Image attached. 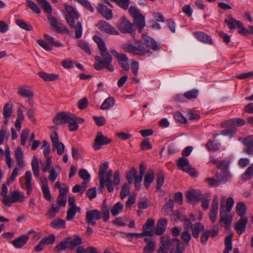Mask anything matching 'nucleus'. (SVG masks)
Masks as SVG:
<instances>
[{"instance_id": "f257e3e1", "label": "nucleus", "mask_w": 253, "mask_h": 253, "mask_svg": "<svg viewBox=\"0 0 253 253\" xmlns=\"http://www.w3.org/2000/svg\"><path fill=\"white\" fill-rule=\"evenodd\" d=\"M143 40L146 42V45L142 41H137L135 43V46L130 44H125L123 45V48L128 52L139 56L144 55L146 53L149 52L147 46L150 47L153 50H161L162 48L161 45L158 44L152 38L146 36L143 37Z\"/></svg>"}, {"instance_id": "f03ea898", "label": "nucleus", "mask_w": 253, "mask_h": 253, "mask_svg": "<svg viewBox=\"0 0 253 253\" xmlns=\"http://www.w3.org/2000/svg\"><path fill=\"white\" fill-rule=\"evenodd\" d=\"M106 200L103 201L101 211L91 210L86 211L85 213V221L88 224L94 225L96 220H100L101 218L104 222H107L110 218L109 208L106 204Z\"/></svg>"}, {"instance_id": "7ed1b4c3", "label": "nucleus", "mask_w": 253, "mask_h": 253, "mask_svg": "<svg viewBox=\"0 0 253 253\" xmlns=\"http://www.w3.org/2000/svg\"><path fill=\"white\" fill-rule=\"evenodd\" d=\"M234 204V201L232 197H228L224 203V200H221L220 202V222L224 223L225 229L228 230L230 226L232 220V217L229 216L228 213L230 212Z\"/></svg>"}, {"instance_id": "20e7f679", "label": "nucleus", "mask_w": 253, "mask_h": 253, "mask_svg": "<svg viewBox=\"0 0 253 253\" xmlns=\"http://www.w3.org/2000/svg\"><path fill=\"white\" fill-rule=\"evenodd\" d=\"M36 0L37 3L41 6L44 12L48 14L47 17L50 26L59 33L65 31V26L62 23L58 22L55 17L51 15L52 11V8L49 2L46 0Z\"/></svg>"}, {"instance_id": "39448f33", "label": "nucleus", "mask_w": 253, "mask_h": 253, "mask_svg": "<svg viewBox=\"0 0 253 253\" xmlns=\"http://www.w3.org/2000/svg\"><path fill=\"white\" fill-rule=\"evenodd\" d=\"M74 114L68 112H61L57 113L53 119V123L57 125H62L68 124V128L70 131H76L79 127L76 120H74Z\"/></svg>"}, {"instance_id": "423d86ee", "label": "nucleus", "mask_w": 253, "mask_h": 253, "mask_svg": "<svg viewBox=\"0 0 253 253\" xmlns=\"http://www.w3.org/2000/svg\"><path fill=\"white\" fill-rule=\"evenodd\" d=\"M161 244L168 250H170L169 253H183L185 251L183 244L177 238H171L168 235H163L161 237Z\"/></svg>"}, {"instance_id": "0eeeda50", "label": "nucleus", "mask_w": 253, "mask_h": 253, "mask_svg": "<svg viewBox=\"0 0 253 253\" xmlns=\"http://www.w3.org/2000/svg\"><path fill=\"white\" fill-rule=\"evenodd\" d=\"M117 28L123 34H130L132 37L135 36L136 30L133 24L126 17L121 18L117 23Z\"/></svg>"}, {"instance_id": "6e6552de", "label": "nucleus", "mask_w": 253, "mask_h": 253, "mask_svg": "<svg viewBox=\"0 0 253 253\" xmlns=\"http://www.w3.org/2000/svg\"><path fill=\"white\" fill-rule=\"evenodd\" d=\"M112 173L113 172L111 170H108L106 173V178H105V180L107 181V184H106V186L109 193L112 192L114 190L113 184L114 186H117L119 184L121 181L120 172L118 170H117L114 173L113 180L112 181L111 180L112 177Z\"/></svg>"}, {"instance_id": "1a4fd4ad", "label": "nucleus", "mask_w": 253, "mask_h": 253, "mask_svg": "<svg viewBox=\"0 0 253 253\" xmlns=\"http://www.w3.org/2000/svg\"><path fill=\"white\" fill-rule=\"evenodd\" d=\"M64 8L67 12L65 19L71 28L75 27V20L79 18L77 11L73 6L66 3L64 4Z\"/></svg>"}, {"instance_id": "9d476101", "label": "nucleus", "mask_w": 253, "mask_h": 253, "mask_svg": "<svg viewBox=\"0 0 253 253\" xmlns=\"http://www.w3.org/2000/svg\"><path fill=\"white\" fill-rule=\"evenodd\" d=\"M131 16L133 18V23L136 26L146 25L145 18L138 9L134 6H130L128 10Z\"/></svg>"}, {"instance_id": "9b49d317", "label": "nucleus", "mask_w": 253, "mask_h": 253, "mask_svg": "<svg viewBox=\"0 0 253 253\" xmlns=\"http://www.w3.org/2000/svg\"><path fill=\"white\" fill-rule=\"evenodd\" d=\"M112 141L111 138L105 136L101 131H98L94 139L93 148L94 150H98L101 149L102 145L109 144Z\"/></svg>"}, {"instance_id": "f8f14e48", "label": "nucleus", "mask_w": 253, "mask_h": 253, "mask_svg": "<svg viewBox=\"0 0 253 253\" xmlns=\"http://www.w3.org/2000/svg\"><path fill=\"white\" fill-rule=\"evenodd\" d=\"M185 195L187 202L194 203L201 200L202 194L200 190L191 189L187 191Z\"/></svg>"}, {"instance_id": "ddd939ff", "label": "nucleus", "mask_w": 253, "mask_h": 253, "mask_svg": "<svg viewBox=\"0 0 253 253\" xmlns=\"http://www.w3.org/2000/svg\"><path fill=\"white\" fill-rule=\"evenodd\" d=\"M247 223L248 218L243 217H241L238 221L234 223V228L238 234L241 235L245 231Z\"/></svg>"}, {"instance_id": "4468645a", "label": "nucleus", "mask_w": 253, "mask_h": 253, "mask_svg": "<svg viewBox=\"0 0 253 253\" xmlns=\"http://www.w3.org/2000/svg\"><path fill=\"white\" fill-rule=\"evenodd\" d=\"M215 176L216 177V179L213 178H207L206 179V181L210 186H213L214 185L217 186L222 183H225L228 181L225 175H223V177H221L220 176L219 173L217 172Z\"/></svg>"}, {"instance_id": "2eb2a0df", "label": "nucleus", "mask_w": 253, "mask_h": 253, "mask_svg": "<svg viewBox=\"0 0 253 253\" xmlns=\"http://www.w3.org/2000/svg\"><path fill=\"white\" fill-rule=\"evenodd\" d=\"M29 236L22 235L11 241V243L16 249H20L24 247L28 242Z\"/></svg>"}, {"instance_id": "dca6fc26", "label": "nucleus", "mask_w": 253, "mask_h": 253, "mask_svg": "<svg viewBox=\"0 0 253 253\" xmlns=\"http://www.w3.org/2000/svg\"><path fill=\"white\" fill-rule=\"evenodd\" d=\"M100 28L105 33L110 35H118V31L106 21H101L99 22Z\"/></svg>"}, {"instance_id": "f3484780", "label": "nucleus", "mask_w": 253, "mask_h": 253, "mask_svg": "<svg viewBox=\"0 0 253 253\" xmlns=\"http://www.w3.org/2000/svg\"><path fill=\"white\" fill-rule=\"evenodd\" d=\"M229 165L230 162L223 161L221 162L217 166V168L220 169L221 172L219 173L220 176L223 177V175H225L226 177L227 181H228L230 178V174L227 170Z\"/></svg>"}, {"instance_id": "a211bd4d", "label": "nucleus", "mask_w": 253, "mask_h": 253, "mask_svg": "<svg viewBox=\"0 0 253 253\" xmlns=\"http://www.w3.org/2000/svg\"><path fill=\"white\" fill-rule=\"evenodd\" d=\"M168 223L167 219L165 218L160 219L157 223L156 229L155 233L157 235H161L165 231L166 226Z\"/></svg>"}, {"instance_id": "6ab92c4d", "label": "nucleus", "mask_w": 253, "mask_h": 253, "mask_svg": "<svg viewBox=\"0 0 253 253\" xmlns=\"http://www.w3.org/2000/svg\"><path fill=\"white\" fill-rule=\"evenodd\" d=\"M194 35L196 38L202 42L208 44H212V39L207 34L201 32H195Z\"/></svg>"}, {"instance_id": "aec40b11", "label": "nucleus", "mask_w": 253, "mask_h": 253, "mask_svg": "<svg viewBox=\"0 0 253 253\" xmlns=\"http://www.w3.org/2000/svg\"><path fill=\"white\" fill-rule=\"evenodd\" d=\"M38 74L41 78L46 82H52L59 79V75L56 74H48L44 72H39Z\"/></svg>"}, {"instance_id": "412c9836", "label": "nucleus", "mask_w": 253, "mask_h": 253, "mask_svg": "<svg viewBox=\"0 0 253 253\" xmlns=\"http://www.w3.org/2000/svg\"><path fill=\"white\" fill-rule=\"evenodd\" d=\"M229 19H225L224 23L228 26L229 28L232 30L236 27H241V22L237 21L233 18L231 15L228 16Z\"/></svg>"}, {"instance_id": "4be33fe9", "label": "nucleus", "mask_w": 253, "mask_h": 253, "mask_svg": "<svg viewBox=\"0 0 253 253\" xmlns=\"http://www.w3.org/2000/svg\"><path fill=\"white\" fill-rule=\"evenodd\" d=\"M17 94L24 98H33L34 95V93L27 86L18 88Z\"/></svg>"}, {"instance_id": "5701e85b", "label": "nucleus", "mask_w": 253, "mask_h": 253, "mask_svg": "<svg viewBox=\"0 0 253 253\" xmlns=\"http://www.w3.org/2000/svg\"><path fill=\"white\" fill-rule=\"evenodd\" d=\"M154 179V172L153 170L149 169L144 178L143 184L145 187L148 189Z\"/></svg>"}, {"instance_id": "b1692460", "label": "nucleus", "mask_w": 253, "mask_h": 253, "mask_svg": "<svg viewBox=\"0 0 253 253\" xmlns=\"http://www.w3.org/2000/svg\"><path fill=\"white\" fill-rule=\"evenodd\" d=\"M246 124V121L243 119L233 118L227 121L225 123V126L227 127L233 126H241Z\"/></svg>"}, {"instance_id": "393cba45", "label": "nucleus", "mask_w": 253, "mask_h": 253, "mask_svg": "<svg viewBox=\"0 0 253 253\" xmlns=\"http://www.w3.org/2000/svg\"><path fill=\"white\" fill-rule=\"evenodd\" d=\"M204 225L201 222H196L193 224V226L192 227V236L197 239L199 237L200 232L204 230Z\"/></svg>"}, {"instance_id": "a878e982", "label": "nucleus", "mask_w": 253, "mask_h": 253, "mask_svg": "<svg viewBox=\"0 0 253 253\" xmlns=\"http://www.w3.org/2000/svg\"><path fill=\"white\" fill-rule=\"evenodd\" d=\"M144 241L147 243V245L144 247L143 251L145 253H151L154 251L156 243L154 239L145 238Z\"/></svg>"}, {"instance_id": "bb28decb", "label": "nucleus", "mask_w": 253, "mask_h": 253, "mask_svg": "<svg viewBox=\"0 0 253 253\" xmlns=\"http://www.w3.org/2000/svg\"><path fill=\"white\" fill-rule=\"evenodd\" d=\"M146 169V166L143 162H142L139 165V175L137 173L136 176L134 178V183H141L142 181L143 176Z\"/></svg>"}, {"instance_id": "cd10ccee", "label": "nucleus", "mask_w": 253, "mask_h": 253, "mask_svg": "<svg viewBox=\"0 0 253 253\" xmlns=\"http://www.w3.org/2000/svg\"><path fill=\"white\" fill-rule=\"evenodd\" d=\"M72 239L71 237H67L64 238L62 241H61L58 244H57L55 247L54 250L57 252L64 251L66 249H69V241Z\"/></svg>"}, {"instance_id": "c85d7f7f", "label": "nucleus", "mask_w": 253, "mask_h": 253, "mask_svg": "<svg viewBox=\"0 0 253 253\" xmlns=\"http://www.w3.org/2000/svg\"><path fill=\"white\" fill-rule=\"evenodd\" d=\"M100 51L102 58V61L99 63H111L112 62V57L108 53L107 47H106L105 49L100 50Z\"/></svg>"}, {"instance_id": "c756f323", "label": "nucleus", "mask_w": 253, "mask_h": 253, "mask_svg": "<svg viewBox=\"0 0 253 253\" xmlns=\"http://www.w3.org/2000/svg\"><path fill=\"white\" fill-rule=\"evenodd\" d=\"M50 225L54 229H64L66 228V222L61 218H56L51 222Z\"/></svg>"}, {"instance_id": "7c9ffc66", "label": "nucleus", "mask_w": 253, "mask_h": 253, "mask_svg": "<svg viewBox=\"0 0 253 253\" xmlns=\"http://www.w3.org/2000/svg\"><path fill=\"white\" fill-rule=\"evenodd\" d=\"M153 236V231H143V232L141 233H128L126 234V237H128L130 236L131 238L129 240V241H131L132 237H134L136 238H139L141 236H149L152 237Z\"/></svg>"}, {"instance_id": "2f4dec72", "label": "nucleus", "mask_w": 253, "mask_h": 253, "mask_svg": "<svg viewBox=\"0 0 253 253\" xmlns=\"http://www.w3.org/2000/svg\"><path fill=\"white\" fill-rule=\"evenodd\" d=\"M236 211L237 214L241 217H245V215L247 211L245 204L243 202L238 203L236 207Z\"/></svg>"}, {"instance_id": "473e14b6", "label": "nucleus", "mask_w": 253, "mask_h": 253, "mask_svg": "<svg viewBox=\"0 0 253 253\" xmlns=\"http://www.w3.org/2000/svg\"><path fill=\"white\" fill-rule=\"evenodd\" d=\"M83 243L82 239L79 236H75V238L72 240V239L69 241V250L70 251L73 250L76 247Z\"/></svg>"}, {"instance_id": "72a5a7b5", "label": "nucleus", "mask_w": 253, "mask_h": 253, "mask_svg": "<svg viewBox=\"0 0 253 253\" xmlns=\"http://www.w3.org/2000/svg\"><path fill=\"white\" fill-rule=\"evenodd\" d=\"M81 211L80 207H70L67 211L66 219L67 220L70 221L73 220L77 212Z\"/></svg>"}, {"instance_id": "f704fd0d", "label": "nucleus", "mask_w": 253, "mask_h": 253, "mask_svg": "<svg viewBox=\"0 0 253 253\" xmlns=\"http://www.w3.org/2000/svg\"><path fill=\"white\" fill-rule=\"evenodd\" d=\"M60 210L59 206H56L54 204H52L51 208L47 211L45 215L49 218H52L55 217L56 213H58Z\"/></svg>"}, {"instance_id": "c9c22d12", "label": "nucleus", "mask_w": 253, "mask_h": 253, "mask_svg": "<svg viewBox=\"0 0 253 253\" xmlns=\"http://www.w3.org/2000/svg\"><path fill=\"white\" fill-rule=\"evenodd\" d=\"M157 177V184L156 189L159 190L161 189L162 186L164 183L165 181V174L163 171H159L156 174Z\"/></svg>"}, {"instance_id": "e433bc0d", "label": "nucleus", "mask_w": 253, "mask_h": 253, "mask_svg": "<svg viewBox=\"0 0 253 253\" xmlns=\"http://www.w3.org/2000/svg\"><path fill=\"white\" fill-rule=\"evenodd\" d=\"M137 173L138 171L134 168H131L126 173V178L129 184H131L133 183V179Z\"/></svg>"}, {"instance_id": "4c0bfd02", "label": "nucleus", "mask_w": 253, "mask_h": 253, "mask_svg": "<svg viewBox=\"0 0 253 253\" xmlns=\"http://www.w3.org/2000/svg\"><path fill=\"white\" fill-rule=\"evenodd\" d=\"M115 104L114 98L112 97H109L106 98L102 103L100 106L101 110H106L113 106Z\"/></svg>"}, {"instance_id": "58836bf2", "label": "nucleus", "mask_w": 253, "mask_h": 253, "mask_svg": "<svg viewBox=\"0 0 253 253\" xmlns=\"http://www.w3.org/2000/svg\"><path fill=\"white\" fill-rule=\"evenodd\" d=\"M232 234H230L225 237L224 240L225 248L223 251V253H229V252L232 250Z\"/></svg>"}, {"instance_id": "ea45409f", "label": "nucleus", "mask_w": 253, "mask_h": 253, "mask_svg": "<svg viewBox=\"0 0 253 253\" xmlns=\"http://www.w3.org/2000/svg\"><path fill=\"white\" fill-rule=\"evenodd\" d=\"M12 197L13 198V202H17L19 201L20 202H23L25 200L24 195L19 191H14L11 193Z\"/></svg>"}, {"instance_id": "a19ab883", "label": "nucleus", "mask_w": 253, "mask_h": 253, "mask_svg": "<svg viewBox=\"0 0 253 253\" xmlns=\"http://www.w3.org/2000/svg\"><path fill=\"white\" fill-rule=\"evenodd\" d=\"M26 5L29 7L34 13L40 14L41 10L39 6L33 1L31 0H26Z\"/></svg>"}, {"instance_id": "79ce46f5", "label": "nucleus", "mask_w": 253, "mask_h": 253, "mask_svg": "<svg viewBox=\"0 0 253 253\" xmlns=\"http://www.w3.org/2000/svg\"><path fill=\"white\" fill-rule=\"evenodd\" d=\"M111 54L116 58L119 61L126 62L128 60L127 56L123 53L118 52L116 50L111 49L110 50Z\"/></svg>"}, {"instance_id": "37998d69", "label": "nucleus", "mask_w": 253, "mask_h": 253, "mask_svg": "<svg viewBox=\"0 0 253 253\" xmlns=\"http://www.w3.org/2000/svg\"><path fill=\"white\" fill-rule=\"evenodd\" d=\"M123 209V204L120 202H117L113 206L112 209L111 210L112 214L114 216L118 215L122 211Z\"/></svg>"}, {"instance_id": "c03bdc74", "label": "nucleus", "mask_w": 253, "mask_h": 253, "mask_svg": "<svg viewBox=\"0 0 253 253\" xmlns=\"http://www.w3.org/2000/svg\"><path fill=\"white\" fill-rule=\"evenodd\" d=\"M177 165L182 171H184L190 166L188 159L184 157H181L179 159Z\"/></svg>"}, {"instance_id": "a18cd8bd", "label": "nucleus", "mask_w": 253, "mask_h": 253, "mask_svg": "<svg viewBox=\"0 0 253 253\" xmlns=\"http://www.w3.org/2000/svg\"><path fill=\"white\" fill-rule=\"evenodd\" d=\"M219 144L213 140H210L206 144V148L209 151L215 152L219 149Z\"/></svg>"}, {"instance_id": "49530a36", "label": "nucleus", "mask_w": 253, "mask_h": 253, "mask_svg": "<svg viewBox=\"0 0 253 253\" xmlns=\"http://www.w3.org/2000/svg\"><path fill=\"white\" fill-rule=\"evenodd\" d=\"M128 183H125L121 189L120 197L122 199H124L130 193V187Z\"/></svg>"}, {"instance_id": "de8ad7c7", "label": "nucleus", "mask_w": 253, "mask_h": 253, "mask_svg": "<svg viewBox=\"0 0 253 253\" xmlns=\"http://www.w3.org/2000/svg\"><path fill=\"white\" fill-rule=\"evenodd\" d=\"M253 175V164L248 168L245 172L242 174V179L247 180Z\"/></svg>"}, {"instance_id": "09e8293b", "label": "nucleus", "mask_w": 253, "mask_h": 253, "mask_svg": "<svg viewBox=\"0 0 253 253\" xmlns=\"http://www.w3.org/2000/svg\"><path fill=\"white\" fill-rule=\"evenodd\" d=\"M198 92L199 91L197 89H194L185 92L184 93L183 96L188 99H196L197 97Z\"/></svg>"}, {"instance_id": "8fccbe9b", "label": "nucleus", "mask_w": 253, "mask_h": 253, "mask_svg": "<svg viewBox=\"0 0 253 253\" xmlns=\"http://www.w3.org/2000/svg\"><path fill=\"white\" fill-rule=\"evenodd\" d=\"M12 104L6 103L3 107V115L4 118L9 117L11 116L12 111Z\"/></svg>"}, {"instance_id": "3c124183", "label": "nucleus", "mask_w": 253, "mask_h": 253, "mask_svg": "<svg viewBox=\"0 0 253 253\" xmlns=\"http://www.w3.org/2000/svg\"><path fill=\"white\" fill-rule=\"evenodd\" d=\"M115 2L120 7L124 9H127L129 7L130 0H111Z\"/></svg>"}, {"instance_id": "603ef678", "label": "nucleus", "mask_w": 253, "mask_h": 253, "mask_svg": "<svg viewBox=\"0 0 253 253\" xmlns=\"http://www.w3.org/2000/svg\"><path fill=\"white\" fill-rule=\"evenodd\" d=\"M16 24L21 29L28 31H30L33 29V27L31 25L27 24L26 22L21 19H17L16 20Z\"/></svg>"}, {"instance_id": "864d4df0", "label": "nucleus", "mask_w": 253, "mask_h": 253, "mask_svg": "<svg viewBox=\"0 0 253 253\" xmlns=\"http://www.w3.org/2000/svg\"><path fill=\"white\" fill-rule=\"evenodd\" d=\"M93 40L97 43L99 50L105 49V47H106L104 41L99 36H93Z\"/></svg>"}, {"instance_id": "5fc2aeb1", "label": "nucleus", "mask_w": 253, "mask_h": 253, "mask_svg": "<svg viewBox=\"0 0 253 253\" xmlns=\"http://www.w3.org/2000/svg\"><path fill=\"white\" fill-rule=\"evenodd\" d=\"M52 146L54 149H56L57 153L58 155L61 156L63 154L65 146L62 142H56V143L53 144Z\"/></svg>"}, {"instance_id": "6e6d98bb", "label": "nucleus", "mask_w": 253, "mask_h": 253, "mask_svg": "<svg viewBox=\"0 0 253 253\" xmlns=\"http://www.w3.org/2000/svg\"><path fill=\"white\" fill-rule=\"evenodd\" d=\"M76 1L90 12H93L94 11L93 7L87 0H76Z\"/></svg>"}, {"instance_id": "4d7b16f0", "label": "nucleus", "mask_w": 253, "mask_h": 253, "mask_svg": "<svg viewBox=\"0 0 253 253\" xmlns=\"http://www.w3.org/2000/svg\"><path fill=\"white\" fill-rule=\"evenodd\" d=\"M75 38L79 39L82 37L83 33V27L82 24L80 22H78L76 24H75Z\"/></svg>"}, {"instance_id": "13d9d810", "label": "nucleus", "mask_w": 253, "mask_h": 253, "mask_svg": "<svg viewBox=\"0 0 253 253\" xmlns=\"http://www.w3.org/2000/svg\"><path fill=\"white\" fill-rule=\"evenodd\" d=\"M210 236V231L205 230L201 233L200 237V241L202 244L205 245Z\"/></svg>"}, {"instance_id": "bf43d9fd", "label": "nucleus", "mask_w": 253, "mask_h": 253, "mask_svg": "<svg viewBox=\"0 0 253 253\" xmlns=\"http://www.w3.org/2000/svg\"><path fill=\"white\" fill-rule=\"evenodd\" d=\"M25 184L27 189L32 190V185L31 184L32 175L30 171H27L25 174Z\"/></svg>"}, {"instance_id": "052dcab7", "label": "nucleus", "mask_w": 253, "mask_h": 253, "mask_svg": "<svg viewBox=\"0 0 253 253\" xmlns=\"http://www.w3.org/2000/svg\"><path fill=\"white\" fill-rule=\"evenodd\" d=\"M141 150H146L151 149L152 148V146L150 142L149 138H145L141 143L140 144Z\"/></svg>"}, {"instance_id": "680f3d73", "label": "nucleus", "mask_w": 253, "mask_h": 253, "mask_svg": "<svg viewBox=\"0 0 253 253\" xmlns=\"http://www.w3.org/2000/svg\"><path fill=\"white\" fill-rule=\"evenodd\" d=\"M108 168V163L105 162L100 166L98 177H104V174Z\"/></svg>"}, {"instance_id": "e2e57ef3", "label": "nucleus", "mask_w": 253, "mask_h": 253, "mask_svg": "<svg viewBox=\"0 0 253 253\" xmlns=\"http://www.w3.org/2000/svg\"><path fill=\"white\" fill-rule=\"evenodd\" d=\"M37 43L46 51H50L53 49L52 46L42 40H38Z\"/></svg>"}, {"instance_id": "0e129e2a", "label": "nucleus", "mask_w": 253, "mask_h": 253, "mask_svg": "<svg viewBox=\"0 0 253 253\" xmlns=\"http://www.w3.org/2000/svg\"><path fill=\"white\" fill-rule=\"evenodd\" d=\"M42 240L44 244L51 245L55 242V236L53 234H51L48 236L43 238Z\"/></svg>"}, {"instance_id": "69168bd1", "label": "nucleus", "mask_w": 253, "mask_h": 253, "mask_svg": "<svg viewBox=\"0 0 253 253\" xmlns=\"http://www.w3.org/2000/svg\"><path fill=\"white\" fill-rule=\"evenodd\" d=\"M155 225V220L152 218H149L146 223L143 225V231H149L148 229L152 228Z\"/></svg>"}, {"instance_id": "338daca9", "label": "nucleus", "mask_w": 253, "mask_h": 253, "mask_svg": "<svg viewBox=\"0 0 253 253\" xmlns=\"http://www.w3.org/2000/svg\"><path fill=\"white\" fill-rule=\"evenodd\" d=\"M79 177L84 180H89L90 175L85 169H81L79 171Z\"/></svg>"}, {"instance_id": "774afa93", "label": "nucleus", "mask_w": 253, "mask_h": 253, "mask_svg": "<svg viewBox=\"0 0 253 253\" xmlns=\"http://www.w3.org/2000/svg\"><path fill=\"white\" fill-rule=\"evenodd\" d=\"M93 120L96 125L99 126L105 125L106 124V119L103 117H93Z\"/></svg>"}]
</instances>
